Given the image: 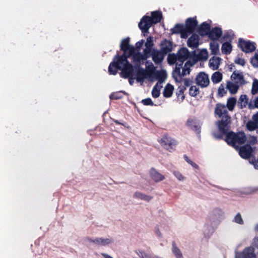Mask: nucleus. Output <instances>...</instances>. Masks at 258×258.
I'll list each match as a JSON object with an SVG mask.
<instances>
[{
  "label": "nucleus",
  "instance_id": "nucleus-1",
  "mask_svg": "<svg viewBox=\"0 0 258 258\" xmlns=\"http://www.w3.org/2000/svg\"><path fill=\"white\" fill-rule=\"evenodd\" d=\"M128 38L123 39L120 43L121 50L123 51L122 56H116L108 68L109 74L114 75L117 73V70L121 71L120 76L122 78H127L131 75L133 72V66L129 63L127 58L130 57L135 51V47L129 44Z\"/></svg>",
  "mask_w": 258,
  "mask_h": 258
},
{
  "label": "nucleus",
  "instance_id": "nucleus-2",
  "mask_svg": "<svg viewBox=\"0 0 258 258\" xmlns=\"http://www.w3.org/2000/svg\"><path fill=\"white\" fill-rule=\"evenodd\" d=\"M214 112L215 115L221 118V120L216 122L218 131L217 133L214 132L213 136L217 139H220L228 131V124L230 123L231 117L228 114L226 106L221 103L216 104Z\"/></svg>",
  "mask_w": 258,
  "mask_h": 258
},
{
  "label": "nucleus",
  "instance_id": "nucleus-3",
  "mask_svg": "<svg viewBox=\"0 0 258 258\" xmlns=\"http://www.w3.org/2000/svg\"><path fill=\"white\" fill-rule=\"evenodd\" d=\"M152 17L144 16L139 23V27L144 33L148 32L149 28L153 24L160 22L162 19V13L160 11H154L151 13Z\"/></svg>",
  "mask_w": 258,
  "mask_h": 258
},
{
  "label": "nucleus",
  "instance_id": "nucleus-4",
  "mask_svg": "<svg viewBox=\"0 0 258 258\" xmlns=\"http://www.w3.org/2000/svg\"><path fill=\"white\" fill-rule=\"evenodd\" d=\"M196 62V60L188 59L184 64L183 67L182 68L181 72L180 71L181 68L180 66L182 64V63L176 64L172 73L173 77L175 81L177 82H181L182 77L189 74L190 68Z\"/></svg>",
  "mask_w": 258,
  "mask_h": 258
},
{
  "label": "nucleus",
  "instance_id": "nucleus-5",
  "mask_svg": "<svg viewBox=\"0 0 258 258\" xmlns=\"http://www.w3.org/2000/svg\"><path fill=\"white\" fill-rule=\"evenodd\" d=\"M191 56V54L187 48H182L178 51L176 54H169L167 61L170 64H178V63H182L183 61L187 59L192 60Z\"/></svg>",
  "mask_w": 258,
  "mask_h": 258
},
{
  "label": "nucleus",
  "instance_id": "nucleus-6",
  "mask_svg": "<svg viewBox=\"0 0 258 258\" xmlns=\"http://www.w3.org/2000/svg\"><path fill=\"white\" fill-rule=\"evenodd\" d=\"M246 140V137L243 132H239L235 134L233 132H230L227 134L226 142L228 144L233 146L238 150V145L243 144Z\"/></svg>",
  "mask_w": 258,
  "mask_h": 258
},
{
  "label": "nucleus",
  "instance_id": "nucleus-7",
  "mask_svg": "<svg viewBox=\"0 0 258 258\" xmlns=\"http://www.w3.org/2000/svg\"><path fill=\"white\" fill-rule=\"evenodd\" d=\"M166 73L164 71H157L155 73V79L158 81V82L154 86L152 95L154 98H158L160 94V90L162 88V84L166 79Z\"/></svg>",
  "mask_w": 258,
  "mask_h": 258
},
{
  "label": "nucleus",
  "instance_id": "nucleus-8",
  "mask_svg": "<svg viewBox=\"0 0 258 258\" xmlns=\"http://www.w3.org/2000/svg\"><path fill=\"white\" fill-rule=\"evenodd\" d=\"M156 72L147 71L143 68H139L136 75L137 82L143 83L145 79L153 81L155 79Z\"/></svg>",
  "mask_w": 258,
  "mask_h": 258
},
{
  "label": "nucleus",
  "instance_id": "nucleus-9",
  "mask_svg": "<svg viewBox=\"0 0 258 258\" xmlns=\"http://www.w3.org/2000/svg\"><path fill=\"white\" fill-rule=\"evenodd\" d=\"M198 25V22L195 18H188L186 21L183 32H182V38H186L195 30Z\"/></svg>",
  "mask_w": 258,
  "mask_h": 258
},
{
  "label": "nucleus",
  "instance_id": "nucleus-10",
  "mask_svg": "<svg viewBox=\"0 0 258 258\" xmlns=\"http://www.w3.org/2000/svg\"><path fill=\"white\" fill-rule=\"evenodd\" d=\"M88 241L91 243L101 246H107L113 244L114 242L113 238L110 236L108 237H98L94 238H90L88 239Z\"/></svg>",
  "mask_w": 258,
  "mask_h": 258
},
{
  "label": "nucleus",
  "instance_id": "nucleus-11",
  "mask_svg": "<svg viewBox=\"0 0 258 258\" xmlns=\"http://www.w3.org/2000/svg\"><path fill=\"white\" fill-rule=\"evenodd\" d=\"M159 143L166 150L171 151L176 145L175 141L170 137L164 136L159 141Z\"/></svg>",
  "mask_w": 258,
  "mask_h": 258
},
{
  "label": "nucleus",
  "instance_id": "nucleus-12",
  "mask_svg": "<svg viewBox=\"0 0 258 258\" xmlns=\"http://www.w3.org/2000/svg\"><path fill=\"white\" fill-rule=\"evenodd\" d=\"M255 43L250 41L244 40L242 39L239 40V46L241 50L246 53L251 52L255 50Z\"/></svg>",
  "mask_w": 258,
  "mask_h": 258
},
{
  "label": "nucleus",
  "instance_id": "nucleus-13",
  "mask_svg": "<svg viewBox=\"0 0 258 258\" xmlns=\"http://www.w3.org/2000/svg\"><path fill=\"white\" fill-rule=\"evenodd\" d=\"M256 255L254 252L253 247L249 246L245 248L242 252L236 251L235 258H255Z\"/></svg>",
  "mask_w": 258,
  "mask_h": 258
},
{
  "label": "nucleus",
  "instance_id": "nucleus-14",
  "mask_svg": "<svg viewBox=\"0 0 258 258\" xmlns=\"http://www.w3.org/2000/svg\"><path fill=\"white\" fill-rule=\"evenodd\" d=\"M196 83L202 88L207 87L210 83L208 75L204 72L199 73L196 78Z\"/></svg>",
  "mask_w": 258,
  "mask_h": 258
},
{
  "label": "nucleus",
  "instance_id": "nucleus-15",
  "mask_svg": "<svg viewBox=\"0 0 258 258\" xmlns=\"http://www.w3.org/2000/svg\"><path fill=\"white\" fill-rule=\"evenodd\" d=\"M149 55L156 64H159L163 61L165 55L161 50L153 49Z\"/></svg>",
  "mask_w": 258,
  "mask_h": 258
},
{
  "label": "nucleus",
  "instance_id": "nucleus-16",
  "mask_svg": "<svg viewBox=\"0 0 258 258\" xmlns=\"http://www.w3.org/2000/svg\"><path fill=\"white\" fill-rule=\"evenodd\" d=\"M252 153V148L249 145H245L239 149V154L244 159L248 158Z\"/></svg>",
  "mask_w": 258,
  "mask_h": 258
},
{
  "label": "nucleus",
  "instance_id": "nucleus-17",
  "mask_svg": "<svg viewBox=\"0 0 258 258\" xmlns=\"http://www.w3.org/2000/svg\"><path fill=\"white\" fill-rule=\"evenodd\" d=\"M133 56V59L135 63H138L141 62L142 61H144L146 60L148 58L150 57V55L148 53H142L141 52H134L131 55Z\"/></svg>",
  "mask_w": 258,
  "mask_h": 258
},
{
  "label": "nucleus",
  "instance_id": "nucleus-18",
  "mask_svg": "<svg viewBox=\"0 0 258 258\" xmlns=\"http://www.w3.org/2000/svg\"><path fill=\"white\" fill-rule=\"evenodd\" d=\"M246 127L250 131L258 128V112L253 115L252 120L246 123Z\"/></svg>",
  "mask_w": 258,
  "mask_h": 258
},
{
  "label": "nucleus",
  "instance_id": "nucleus-19",
  "mask_svg": "<svg viewBox=\"0 0 258 258\" xmlns=\"http://www.w3.org/2000/svg\"><path fill=\"white\" fill-rule=\"evenodd\" d=\"M150 175L151 179L156 182H159L165 179V176L159 173L154 168H152L150 171Z\"/></svg>",
  "mask_w": 258,
  "mask_h": 258
},
{
  "label": "nucleus",
  "instance_id": "nucleus-20",
  "mask_svg": "<svg viewBox=\"0 0 258 258\" xmlns=\"http://www.w3.org/2000/svg\"><path fill=\"white\" fill-rule=\"evenodd\" d=\"M161 51L166 55L172 50V43L167 40L162 41L160 43Z\"/></svg>",
  "mask_w": 258,
  "mask_h": 258
},
{
  "label": "nucleus",
  "instance_id": "nucleus-21",
  "mask_svg": "<svg viewBox=\"0 0 258 258\" xmlns=\"http://www.w3.org/2000/svg\"><path fill=\"white\" fill-rule=\"evenodd\" d=\"M221 62V59L219 57L213 56L209 61L208 66L213 71L217 70Z\"/></svg>",
  "mask_w": 258,
  "mask_h": 258
},
{
  "label": "nucleus",
  "instance_id": "nucleus-22",
  "mask_svg": "<svg viewBox=\"0 0 258 258\" xmlns=\"http://www.w3.org/2000/svg\"><path fill=\"white\" fill-rule=\"evenodd\" d=\"M187 44L188 47L196 48L199 45V36L197 34H192L187 40Z\"/></svg>",
  "mask_w": 258,
  "mask_h": 258
},
{
  "label": "nucleus",
  "instance_id": "nucleus-23",
  "mask_svg": "<svg viewBox=\"0 0 258 258\" xmlns=\"http://www.w3.org/2000/svg\"><path fill=\"white\" fill-rule=\"evenodd\" d=\"M186 125L194 131L197 133L200 132V125L196 119L189 118L187 121Z\"/></svg>",
  "mask_w": 258,
  "mask_h": 258
},
{
  "label": "nucleus",
  "instance_id": "nucleus-24",
  "mask_svg": "<svg viewBox=\"0 0 258 258\" xmlns=\"http://www.w3.org/2000/svg\"><path fill=\"white\" fill-rule=\"evenodd\" d=\"M209 37L213 40H218L222 35V31L220 28H215L208 33Z\"/></svg>",
  "mask_w": 258,
  "mask_h": 258
},
{
  "label": "nucleus",
  "instance_id": "nucleus-25",
  "mask_svg": "<svg viewBox=\"0 0 258 258\" xmlns=\"http://www.w3.org/2000/svg\"><path fill=\"white\" fill-rule=\"evenodd\" d=\"M232 82L240 85L243 83L244 80L242 74L241 73L234 72L231 76Z\"/></svg>",
  "mask_w": 258,
  "mask_h": 258
},
{
  "label": "nucleus",
  "instance_id": "nucleus-26",
  "mask_svg": "<svg viewBox=\"0 0 258 258\" xmlns=\"http://www.w3.org/2000/svg\"><path fill=\"white\" fill-rule=\"evenodd\" d=\"M133 258H154L151 254L141 249L135 251Z\"/></svg>",
  "mask_w": 258,
  "mask_h": 258
},
{
  "label": "nucleus",
  "instance_id": "nucleus-27",
  "mask_svg": "<svg viewBox=\"0 0 258 258\" xmlns=\"http://www.w3.org/2000/svg\"><path fill=\"white\" fill-rule=\"evenodd\" d=\"M208 52L207 49H203L201 50L197 54L196 58H193L192 60L205 61L208 59Z\"/></svg>",
  "mask_w": 258,
  "mask_h": 258
},
{
  "label": "nucleus",
  "instance_id": "nucleus-28",
  "mask_svg": "<svg viewBox=\"0 0 258 258\" xmlns=\"http://www.w3.org/2000/svg\"><path fill=\"white\" fill-rule=\"evenodd\" d=\"M133 197L138 200H143L147 202H149L153 199L152 197L145 195L140 191H136L133 195Z\"/></svg>",
  "mask_w": 258,
  "mask_h": 258
},
{
  "label": "nucleus",
  "instance_id": "nucleus-29",
  "mask_svg": "<svg viewBox=\"0 0 258 258\" xmlns=\"http://www.w3.org/2000/svg\"><path fill=\"white\" fill-rule=\"evenodd\" d=\"M210 28L209 25L204 22L198 28V32L201 35L204 36L208 34Z\"/></svg>",
  "mask_w": 258,
  "mask_h": 258
},
{
  "label": "nucleus",
  "instance_id": "nucleus-30",
  "mask_svg": "<svg viewBox=\"0 0 258 258\" xmlns=\"http://www.w3.org/2000/svg\"><path fill=\"white\" fill-rule=\"evenodd\" d=\"M238 84L231 81L228 82L226 85L227 89L229 90L231 94H235L239 87Z\"/></svg>",
  "mask_w": 258,
  "mask_h": 258
},
{
  "label": "nucleus",
  "instance_id": "nucleus-31",
  "mask_svg": "<svg viewBox=\"0 0 258 258\" xmlns=\"http://www.w3.org/2000/svg\"><path fill=\"white\" fill-rule=\"evenodd\" d=\"M154 43L152 38L150 37L147 38L145 43L146 48L144 49L143 52L145 53H150V52L153 50L152 47L153 46Z\"/></svg>",
  "mask_w": 258,
  "mask_h": 258
},
{
  "label": "nucleus",
  "instance_id": "nucleus-32",
  "mask_svg": "<svg viewBox=\"0 0 258 258\" xmlns=\"http://www.w3.org/2000/svg\"><path fill=\"white\" fill-rule=\"evenodd\" d=\"M223 78L222 74L219 72L214 73L211 76V80L214 84L220 83Z\"/></svg>",
  "mask_w": 258,
  "mask_h": 258
},
{
  "label": "nucleus",
  "instance_id": "nucleus-33",
  "mask_svg": "<svg viewBox=\"0 0 258 258\" xmlns=\"http://www.w3.org/2000/svg\"><path fill=\"white\" fill-rule=\"evenodd\" d=\"M174 87L172 85L168 84L165 87L163 95L165 97H170L172 96Z\"/></svg>",
  "mask_w": 258,
  "mask_h": 258
},
{
  "label": "nucleus",
  "instance_id": "nucleus-34",
  "mask_svg": "<svg viewBox=\"0 0 258 258\" xmlns=\"http://www.w3.org/2000/svg\"><path fill=\"white\" fill-rule=\"evenodd\" d=\"M236 99L234 97H231L227 101L226 107L229 111H232L235 106Z\"/></svg>",
  "mask_w": 258,
  "mask_h": 258
},
{
  "label": "nucleus",
  "instance_id": "nucleus-35",
  "mask_svg": "<svg viewBox=\"0 0 258 258\" xmlns=\"http://www.w3.org/2000/svg\"><path fill=\"white\" fill-rule=\"evenodd\" d=\"M248 99L247 98L246 95H242L240 96L238 101V104L240 108H242L243 107H245L247 104Z\"/></svg>",
  "mask_w": 258,
  "mask_h": 258
},
{
  "label": "nucleus",
  "instance_id": "nucleus-36",
  "mask_svg": "<svg viewBox=\"0 0 258 258\" xmlns=\"http://www.w3.org/2000/svg\"><path fill=\"white\" fill-rule=\"evenodd\" d=\"M222 52L225 54H229L232 50V45L230 42H225L222 45Z\"/></svg>",
  "mask_w": 258,
  "mask_h": 258
},
{
  "label": "nucleus",
  "instance_id": "nucleus-37",
  "mask_svg": "<svg viewBox=\"0 0 258 258\" xmlns=\"http://www.w3.org/2000/svg\"><path fill=\"white\" fill-rule=\"evenodd\" d=\"M210 49L212 53L214 54H216L218 53L219 49V44L216 41H212L210 43Z\"/></svg>",
  "mask_w": 258,
  "mask_h": 258
},
{
  "label": "nucleus",
  "instance_id": "nucleus-38",
  "mask_svg": "<svg viewBox=\"0 0 258 258\" xmlns=\"http://www.w3.org/2000/svg\"><path fill=\"white\" fill-rule=\"evenodd\" d=\"M185 89V88L184 87L178 88L176 92V95L178 100H180L181 101H183L184 100L185 96L183 93Z\"/></svg>",
  "mask_w": 258,
  "mask_h": 258
},
{
  "label": "nucleus",
  "instance_id": "nucleus-39",
  "mask_svg": "<svg viewBox=\"0 0 258 258\" xmlns=\"http://www.w3.org/2000/svg\"><path fill=\"white\" fill-rule=\"evenodd\" d=\"M172 250L176 258H183L182 252L176 246L173 245Z\"/></svg>",
  "mask_w": 258,
  "mask_h": 258
},
{
  "label": "nucleus",
  "instance_id": "nucleus-40",
  "mask_svg": "<svg viewBox=\"0 0 258 258\" xmlns=\"http://www.w3.org/2000/svg\"><path fill=\"white\" fill-rule=\"evenodd\" d=\"M189 94L192 96H196L199 94V88L197 86H192L189 90Z\"/></svg>",
  "mask_w": 258,
  "mask_h": 258
},
{
  "label": "nucleus",
  "instance_id": "nucleus-41",
  "mask_svg": "<svg viewBox=\"0 0 258 258\" xmlns=\"http://www.w3.org/2000/svg\"><path fill=\"white\" fill-rule=\"evenodd\" d=\"M183 30L184 28L182 26L177 24L171 29V31L174 33H180L182 36V32H183Z\"/></svg>",
  "mask_w": 258,
  "mask_h": 258
},
{
  "label": "nucleus",
  "instance_id": "nucleus-42",
  "mask_svg": "<svg viewBox=\"0 0 258 258\" xmlns=\"http://www.w3.org/2000/svg\"><path fill=\"white\" fill-rule=\"evenodd\" d=\"M258 92V80L254 79L252 85L251 93L255 95Z\"/></svg>",
  "mask_w": 258,
  "mask_h": 258
},
{
  "label": "nucleus",
  "instance_id": "nucleus-43",
  "mask_svg": "<svg viewBox=\"0 0 258 258\" xmlns=\"http://www.w3.org/2000/svg\"><path fill=\"white\" fill-rule=\"evenodd\" d=\"M251 63L254 67H258V51L251 59Z\"/></svg>",
  "mask_w": 258,
  "mask_h": 258
},
{
  "label": "nucleus",
  "instance_id": "nucleus-44",
  "mask_svg": "<svg viewBox=\"0 0 258 258\" xmlns=\"http://www.w3.org/2000/svg\"><path fill=\"white\" fill-rule=\"evenodd\" d=\"M234 221L236 223H238L239 224H243V220H242L241 215L239 213H237L235 215V216L234 218Z\"/></svg>",
  "mask_w": 258,
  "mask_h": 258
},
{
  "label": "nucleus",
  "instance_id": "nucleus-45",
  "mask_svg": "<svg viewBox=\"0 0 258 258\" xmlns=\"http://www.w3.org/2000/svg\"><path fill=\"white\" fill-rule=\"evenodd\" d=\"M173 174L179 181H183L185 179L184 176L178 171H174Z\"/></svg>",
  "mask_w": 258,
  "mask_h": 258
},
{
  "label": "nucleus",
  "instance_id": "nucleus-46",
  "mask_svg": "<svg viewBox=\"0 0 258 258\" xmlns=\"http://www.w3.org/2000/svg\"><path fill=\"white\" fill-rule=\"evenodd\" d=\"M142 102L145 105L153 106L154 105L153 102L152 101L151 99L150 98H148L142 100Z\"/></svg>",
  "mask_w": 258,
  "mask_h": 258
},
{
  "label": "nucleus",
  "instance_id": "nucleus-47",
  "mask_svg": "<svg viewBox=\"0 0 258 258\" xmlns=\"http://www.w3.org/2000/svg\"><path fill=\"white\" fill-rule=\"evenodd\" d=\"M255 230L258 232V223L255 226ZM252 245L256 248H258V237H255L253 239Z\"/></svg>",
  "mask_w": 258,
  "mask_h": 258
},
{
  "label": "nucleus",
  "instance_id": "nucleus-48",
  "mask_svg": "<svg viewBox=\"0 0 258 258\" xmlns=\"http://www.w3.org/2000/svg\"><path fill=\"white\" fill-rule=\"evenodd\" d=\"M247 140V142L251 145H254L257 142L256 138L253 136L249 137Z\"/></svg>",
  "mask_w": 258,
  "mask_h": 258
},
{
  "label": "nucleus",
  "instance_id": "nucleus-49",
  "mask_svg": "<svg viewBox=\"0 0 258 258\" xmlns=\"http://www.w3.org/2000/svg\"><path fill=\"white\" fill-rule=\"evenodd\" d=\"M235 62L242 66L245 64L244 59L242 58H237L235 60Z\"/></svg>",
  "mask_w": 258,
  "mask_h": 258
},
{
  "label": "nucleus",
  "instance_id": "nucleus-50",
  "mask_svg": "<svg viewBox=\"0 0 258 258\" xmlns=\"http://www.w3.org/2000/svg\"><path fill=\"white\" fill-rule=\"evenodd\" d=\"M234 36V34L233 33L232 31H229L227 32V34H225L224 35L225 38H227L229 40L232 39Z\"/></svg>",
  "mask_w": 258,
  "mask_h": 258
},
{
  "label": "nucleus",
  "instance_id": "nucleus-51",
  "mask_svg": "<svg viewBox=\"0 0 258 258\" xmlns=\"http://www.w3.org/2000/svg\"><path fill=\"white\" fill-rule=\"evenodd\" d=\"M133 73H134V69L133 68V72L132 73V74H131V75L130 76H128V77H127L126 78H129V83L130 85H132L134 82V80L135 79L134 78H132V76H133Z\"/></svg>",
  "mask_w": 258,
  "mask_h": 258
},
{
  "label": "nucleus",
  "instance_id": "nucleus-52",
  "mask_svg": "<svg viewBox=\"0 0 258 258\" xmlns=\"http://www.w3.org/2000/svg\"><path fill=\"white\" fill-rule=\"evenodd\" d=\"M101 255L103 258H113L111 255L106 253H101Z\"/></svg>",
  "mask_w": 258,
  "mask_h": 258
},
{
  "label": "nucleus",
  "instance_id": "nucleus-53",
  "mask_svg": "<svg viewBox=\"0 0 258 258\" xmlns=\"http://www.w3.org/2000/svg\"><path fill=\"white\" fill-rule=\"evenodd\" d=\"M144 43V40H142L141 41H139L136 43V46L138 48L140 49Z\"/></svg>",
  "mask_w": 258,
  "mask_h": 258
},
{
  "label": "nucleus",
  "instance_id": "nucleus-54",
  "mask_svg": "<svg viewBox=\"0 0 258 258\" xmlns=\"http://www.w3.org/2000/svg\"><path fill=\"white\" fill-rule=\"evenodd\" d=\"M190 165H191L193 167L195 168H199V166L194 162H193L192 161H191L190 163H189Z\"/></svg>",
  "mask_w": 258,
  "mask_h": 258
},
{
  "label": "nucleus",
  "instance_id": "nucleus-55",
  "mask_svg": "<svg viewBox=\"0 0 258 258\" xmlns=\"http://www.w3.org/2000/svg\"><path fill=\"white\" fill-rule=\"evenodd\" d=\"M255 107L258 108V96L254 100Z\"/></svg>",
  "mask_w": 258,
  "mask_h": 258
},
{
  "label": "nucleus",
  "instance_id": "nucleus-56",
  "mask_svg": "<svg viewBox=\"0 0 258 258\" xmlns=\"http://www.w3.org/2000/svg\"><path fill=\"white\" fill-rule=\"evenodd\" d=\"M184 158L188 164H189L191 161L186 155L184 156Z\"/></svg>",
  "mask_w": 258,
  "mask_h": 258
},
{
  "label": "nucleus",
  "instance_id": "nucleus-57",
  "mask_svg": "<svg viewBox=\"0 0 258 258\" xmlns=\"http://www.w3.org/2000/svg\"><path fill=\"white\" fill-rule=\"evenodd\" d=\"M156 233L157 234V235L159 236V237H161V232L159 230H157L156 231Z\"/></svg>",
  "mask_w": 258,
  "mask_h": 258
},
{
  "label": "nucleus",
  "instance_id": "nucleus-58",
  "mask_svg": "<svg viewBox=\"0 0 258 258\" xmlns=\"http://www.w3.org/2000/svg\"><path fill=\"white\" fill-rule=\"evenodd\" d=\"M110 98L111 99H113V98H114V99H117L118 98V97H116V96H115V95L114 94L110 95Z\"/></svg>",
  "mask_w": 258,
  "mask_h": 258
},
{
  "label": "nucleus",
  "instance_id": "nucleus-59",
  "mask_svg": "<svg viewBox=\"0 0 258 258\" xmlns=\"http://www.w3.org/2000/svg\"><path fill=\"white\" fill-rule=\"evenodd\" d=\"M115 122L116 123H118V124H119V122L118 121H117V120H115Z\"/></svg>",
  "mask_w": 258,
  "mask_h": 258
},
{
  "label": "nucleus",
  "instance_id": "nucleus-60",
  "mask_svg": "<svg viewBox=\"0 0 258 258\" xmlns=\"http://www.w3.org/2000/svg\"><path fill=\"white\" fill-rule=\"evenodd\" d=\"M220 89H221V88H220V87H219V91L220 90Z\"/></svg>",
  "mask_w": 258,
  "mask_h": 258
}]
</instances>
